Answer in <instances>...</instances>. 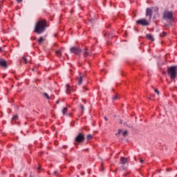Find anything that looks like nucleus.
<instances>
[{
    "label": "nucleus",
    "instance_id": "obj_26",
    "mask_svg": "<svg viewBox=\"0 0 177 177\" xmlns=\"http://www.w3.org/2000/svg\"><path fill=\"white\" fill-rule=\"evenodd\" d=\"M145 160H143V159H140V162H141V164H143Z\"/></svg>",
    "mask_w": 177,
    "mask_h": 177
},
{
    "label": "nucleus",
    "instance_id": "obj_5",
    "mask_svg": "<svg viewBox=\"0 0 177 177\" xmlns=\"http://www.w3.org/2000/svg\"><path fill=\"white\" fill-rule=\"evenodd\" d=\"M75 142L77 143H82L85 140V136L83 133H79L75 138Z\"/></svg>",
    "mask_w": 177,
    "mask_h": 177
},
{
    "label": "nucleus",
    "instance_id": "obj_18",
    "mask_svg": "<svg viewBox=\"0 0 177 177\" xmlns=\"http://www.w3.org/2000/svg\"><path fill=\"white\" fill-rule=\"evenodd\" d=\"M86 139H88V140H91V139H92V135L91 134L87 135Z\"/></svg>",
    "mask_w": 177,
    "mask_h": 177
},
{
    "label": "nucleus",
    "instance_id": "obj_13",
    "mask_svg": "<svg viewBox=\"0 0 177 177\" xmlns=\"http://www.w3.org/2000/svg\"><path fill=\"white\" fill-rule=\"evenodd\" d=\"M77 83L79 85L82 84V76L79 75V77H77Z\"/></svg>",
    "mask_w": 177,
    "mask_h": 177
},
{
    "label": "nucleus",
    "instance_id": "obj_2",
    "mask_svg": "<svg viewBox=\"0 0 177 177\" xmlns=\"http://www.w3.org/2000/svg\"><path fill=\"white\" fill-rule=\"evenodd\" d=\"M167 74L171 81H175L177 76V66H172L168 68Z\"/></svg>",
    "mask_w": 177,
    "mask_h": 177
},
{
    "label": "nucleus",
    "instance_id": "obj_22",
    "mask_svg": "<svg viewBox=\"0 0 177 177\" xmlns=\"http://www.w3.org/2000/svg\"><path fill=\"white\" fill-rule=\"evenodd\" d=\"M117 99H118V96H117V95H115V96L113 97V100H117Z\"/></svg>",
    "mask_w": 177,
    "mask_h": 177
},
{
    "label": "nucleus",
    "instance_id": "obj_1",
    "mask_svg": "<svg viewBox=\"0 0 177 177\" xmlns=\"http://www.w3.org/2000/svg\"><path fill=\"white\" fill-rule=\"evenodd\" d=\"M46 27H48L46 19L39 20L35 23L34 32L38 35L42 34L46 30Z\"/></svg>",
    "mask_w": 177,
    "mask_h": 177
},
{
    "label": "nucleus",
    "instance_id": "obj_20",
    "mask_svg": "<svg viewBox=\"0 0 177 177\" xmlns=\"http://www.w3.org/2000/svg\"><path fill=\"white\" fill-rule=\"evenodd\" d=\"M160 37H165V35H167V32H162V33H160Z\"/></svg>",
    "mask_w": 177,
    "mask_h": 177
},
{
    "label": "nucleus",
    "instance_id": "obj_29",
    "mask_svg": "<svg viewBox=\"0 0 177 177\" xmlns=\"http://www.w3.org/2000/svg\"><path fill=\"white\" fill-rule=\"evenodd\" d=\"M104 119L105 120V121L108 120L107 117H106V116L104 118Z\"/></svg>",
    "mask_w": 177,
    "mask_h": 177
},
{
    "label": "nucleus",
    "instance_id": "obj_6",
    "mask_svg": "<svg viewBox=\"0 0 177 177\" xmlns=\"http://www.w3.org/2000/svg\"><path fill=\"white\" fill-rule=\"evenodd\" d=\"M137 24H140V26H149L150 23H149V21L146 20L145 19H142L136 21Z\"/></svg>",
    "mask_w": 177,
    "mask_h": 177
},
{
    "label": "nucleus",
    "instance_id": "obj_8",
    "mask_svg": "<svg viewBox=\"0 0 177 177\" xmlns=\"http://www.w3.org/2000/svg\"><path fill=\"white\" fill-rule=\"evenodd\" d=\"M146 16L147 17H149V20L151 19V17L153 16V10L151 8H147L146 10Z\"/></svg>",
    "mask_w": 177,
    "mask_h": 177
},
{
    "label": "nucleus",
    "instance_id": "obj_14",
    "mask_svg": "<svg viewBox=\"0 0 177 177\" xmlns=\"http://www.w3.org/2000/svg\"><path fill=\"white\" fill-rule=\"evenodd\" d=\"M147 39H149V41H154V37H153V35L151 34L147 35Z\"/></svg>",
    "mask_w": 177,
    "mask_h": 177
},
{
    "label": "nucleus",
    "instance_id": "obj_32",
    "mask_svg": "<svg viewBox=\"0 0 177 177\" xmlns=\"http://www.w3.org/2000/svg\"><path fill=\"white\" fill-rule=\"evenodd\" d=\"M57 104H59V101H57Z\"/></svg>",
    "mask_w": 177,
    "mask_h": 177
},
{
    "label": "nucleus",
    "instance_id": "obj_31",
    "mask_svg": "<svg viewBox=\"0 0 177 177\" xmlns=\"http://www.w3.org/2000/svg\"><path fill=\"white\" fill-rule=\"evenodd\" d=\"M82 175H85V173L84 172L82 173Z\"/></svg>",
    "mask_w": 177,
    "mask_h": 177
},
{
    "label": "nucleus",
    "instance_id": "obj_27",
    "mask_svg": "<svg viewBox=\"0 0 177 177\" xmlns=\"http://www.w3.org/2000/svg\"><path fill=\"white\" fill-rule=\"evenodd\" d=\"M16 118H17V115L14 116V117L12 118V120H16Z\"/></svg>",
    "mask_w": 177,
    "mask_h": 177
},
{
    "label": "nucleus",
    "instance_id": "obj_30",
    "mask_svg": "<svg viewBox=\"0 0 177 177\" xmlns=\"http://www.w3.org/2000/svg\"><path fill=\"white\" fill-rule=\"evenodd\" d=\"M89 21H91V23L93 22V20L92 19H90Z\"/></svg>",
    "mask_w": 177,
    "mask_h": 177
},
{
    "label": "nucleus",
    "instance_id": "obj_16",
    "mask_svg": "<svg viewBox=\"0 0 177 177\" xmlns=\"http://www.w3.org/2000/svg\"><path fill=\"white\" fill-rule=\"evenodd\" d=\"M57 56H58L59 57H60V56H62V51L60 50H57L55 52Z\"/></svg>",
    "mask_w": 177,
    "mask_h": 177
},
{
    "label": "nucleus",
    "instance_id": "obj_23",
    "mask_svg": "<svg viewBox=\"0 0 177 177\" xmlns=\"http://www.w3.org/2000/svg\"><path fill=\"white\" fill-rule=\"evenodd\" d=\"M80 109L82 110V111H84L85 108L84 107V105L80 104Z\"/></svg>",
    "mask_w": 177,
    "mask_h": 177
},
{
    "label": "nucleus",
    "instance_id": "obj_10",
    "mask_svg": "<svg viewBox=\"0 0 177 177\" xmlns=\"http://www.w3.org/2000/svg\"><path fill=\"white\" fill-rule=\"evenodd\" d=\"M92 53H90L89 50L88 48H84L83 50V54L84 57H88V56H91V54Z\"/></svg>",
    "mask_w": 177,
    "mask_h": 177
},
{
    "label": "nucleus",
    "instance_id": "obj_7",
    "mask_svg": "<svg viewBox=\"0 0 177 177\" xmlns=\"http://www.w3.org/2000/svg\"><path fill=\"white\" fill-rule=\"evenodd\" d=\"M71 53H75V55H80L82 50L80 48L72 47L71 48Z\"/></svg>",
    "mask_w": 177,
    "mask_h": 177
},
{
    "label": "nucleus",
    "instance_id": "obj_21",
    "mask_svg": "<svg viewBox=\"0 0 177 177\" xmlns=\"http://www.w3.org/2000/svg\"><path fill=\"white\" fill-rule=\"evenodd\" d=\"M44 96H45V97H46V99H50L49 95H48V93H44Z\"/></svg>",
    "mask_w": 177,
    "mask_h": 177
},
{
    "label": "nucleus",
    "instance_id": "obj_19",
    "mask_svg": "<svg viewBox=\"0 0 177 177\" xmlns=\"http://www.w3.org/2000/svg\"><path fill=\"white\" fill-rule=\"evenodd\" d=\"M24 63H25V64H27V58H26L25 57H22Z\"/></svg>",
    "mask_w": 177,
    "mask_h": 177
},
{
    "label": "nucleus",
    "instance_id": "obj_35",
    "mask_svg": "<svg viewBox=\"0 0 177 177\" xmlns=\"http://www.w3.org/2000/svg\"><path fill=\"white\" fill-rule=\"evenodd\" d=\"M41 169V167H39V169Z\"/></svg>",
    "mask_w": 177,
    "mask_h": 177
},
{
    "label": "nucleus",
    "instance_id": "obj_33",
    "mask_svg": "<svg viewBox=\"0 0 177 177\" xmlns=\"http://www.w3.org/2000/svg\"><path fill=\"white\" fill-rule=\"evenodd\" d=\"M30 177H34V176H32V175H30Z\"/></svg>",
    "mask_w": 177,
    "mask_h": 177
},
{
    "label": "nucleus",
    "instance_id": "obj_28",
    "mask_svg": "<svg viewBox=\"0 0 177 177\" xmlns=\"http://www.w3.org/2000/svg\"><path fill=\"white\" fill-rule=\"evenodd\" d=\"M54 175H57V171H54Z\"/></svg>",
    "mask_w": 177,
    "mask_h": 177
},
{
    "label": "nucleus",
    "instance_id": "obj_25",
    "mask_svg": "<svg viewBox=\"0 0 177 177\" xmlns=\"http://www.w3.org/2000/svg\"><path fill=\"white\" fill-rule=\"evenodd\" d=\"M16 1H17V2H18V3L23 2V0H16Z\"/></svg>",
    "mask_w": 177,
    "mask_h": 177
},
{
    "label": "nucleus",
    "instance_id": "obj_9",
    "mask_svg": "<svg viewBox=\"0 0 177 177\" xmlns=\"http://www.w3.org/2000/svg\"><path fill=\"white\" fill-rule=\"evenodd\" d=\"M0 67H3L4 68H6V67H8V63L5 59H0Z\"/></svg>",
    "mask_w": 177,
    "mask_h": 177
},
{
    "label": "nucleus",
    "instance_id": "obj_24",
    "mask_svg": "<svg viewBox=\"0 0 177 177\" xmlns=\"http://www.w3.org/2000/svg\"><path fill=\"white\" fill-rule=\"evenodd\" d=\"M155 92L157 93V95H160V91H158V90L155 89Z\"/></svg>",
    "mask_w": 177,
    "mask_h": 177
},
{
    "label": "nucleus",
    "instance_id": "obj_34",
    "mask_svg": "<svg viewBox=\"0 0 177 177\" xmlns=\"http://www.w3.org/2000/svg\"><path fill=\"white\" fill-rule=\"evenodd\" d=\"M2 50V49L0 48V51Z\"/></svg>",
    "mask_w": 177,
    "mask_h": 177
},
{
    "label": "nucleus",
    "instance_id": "obj_12",
    "mask_svg": "<svg viewBox=\"0 0 177 177\" xmlns=\"http://www.w3.org/2000/svg\"><path fill=\"white\" fill-rule=\"evenodd\" d=\"M66 93H71L73 88H71V86L69 84H66Z\"/></svg>",
    "mask_w": 177,
    "mask_h": 177
},
{
    "label": "nucleus",
    "instance_id": "obj_3",
    "mask_svg": "<svg viewBox=\"0 0 177 177\" xmlns=\"http://www.w3.org/2000/svg\"><path fill=\"white\" fill-rule=\"evenodd\" d=\"M120 164H121L120 167V171H125L128 167L127 165L129 164V158H125L124 156L120 157Z\"/></svg>",
    "mask_w": 177,
    "mask_h": 177
},
{
    "label": "nucleus",
    "instance_id": "obj_11",
    "mask_svg": "<svg viewBox=\"0 0 177 177\" xmlns=\"http://www.w3.org/2000/svg\"><path fill=\"white\" fill-rule=\"evenodd\" d=\"M121 133H122V136L125 137L128 135V131H122V130H119L118 133H115V136H117L118 135H120Z\"/></svg>",
    "mask_w": 177,
    "mask_h": 177
},
{
    "label": "nucleus",
    "instance_id": "obj_15",
    "mask_svg": "<svg viewBox=\"0 0 177 177\" xmlns=\"http://www.w3.org/2000/svg\"><path fill=\"white\" fill-rule=\"evenodd\" d=\"M67 110H68L67 107H65L63 109L62 113L64 115H66L67 114Z\"/></svg>",
    "mask_w": 177,
    "mask_h": 177
},
{
    "label": "nucleus",
    "instance_id": "obj_4",
    "mask_svg": "<svg viewBox=\"0 0 177 177\" xmlns=\"http://www.w3.org/2000/svg\"><path fill=\"white\" fill-rule=\"evenodd\" d=\"M174 17V13L171 11L166 10L163 13V19L165 20H171Z\"/></svg>",
    "mask_w": 177,
    "mask_h": 177
},
{
    "label": "nucleus",
    "instance_id": "obj_17",
    "mask_svg": "<svg viewBox=\"0 0 177 177\" xmlns=\"http://www.w3.org/2000/svg\"><path fill=\"white\" fill-rule=\"evenodd\" d=\"M39 44H42L44 42V37H40V38L38 40Z\"/></svg>",
    "mask_w": 177,
    "mask_h": 177
}]
</instances>
